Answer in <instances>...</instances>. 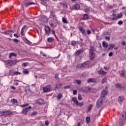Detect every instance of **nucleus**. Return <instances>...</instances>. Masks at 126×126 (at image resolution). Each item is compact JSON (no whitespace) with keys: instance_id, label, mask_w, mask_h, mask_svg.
I'll return each mask as SVG.
<instances>
[{"instance_id":"36","label":"nucleus","mask_w":126,"mask_h":126,"mask_svg":"<svg viewBox=\"0 0 126 126\" xmlns=\"http://www.w3.org/2000/svg\"><path fill=\"white\" fill-rule=\"evenodd\" d=\"M71 44L72 46H74L76 45L77 42L75 41H71Z\"/></svg>"},{"instance_id":"49","label":"nucleus","mask_w":126,"mask_h":126,"mask_svg":"<svg viewBox=\"0 0 126 126\" xmlns=\"http://www.w3.org/2000/svg\"><path fill=\"white\" fill-rule=\"evenodd\" d=\"M84 11L85 12H88L90 11V9H89V8H86V9H84Z\"/></svg>"},{"instance_id":"59","label":"nucleus","mask_w":126,"mask_h":126,"mask_svg":"<svg viewBox=\"0 0 126 126\" xmlns=\"http://www.w3.org/2000/svg\"><path fill=\"white\" fill-rule=\"evenodd\" d=\"M113 56V53L112 52H110L109 53V57H112Z\"/></svg>"},{"instance_id":"60","label":"nucleus","mask_w":126,"mask_h":126,"mask_svg":"<svg viewBox=\"0 0 126 126\" xmlns=\"http://www.w3.org/2000/svg\"><path fill=\"white\" fill-rule=\"evenodd\" d=\"M92 106H93L92 105H90L89 106V111H90L91 110V109H92Z\"/></svg>"},{"instance_id":"53","label":"nucleus","mask_w":126,"mask_h":126,"mask_svg":"<svg viewBox=\"0 0 126 126\" xmlns=\"http://www.w3.org/2000/svg\"><path fill=\"white\" fill-rule=\"evenodd\" d=\"M105 38L108 41H109L110 40V37L109 36H106Z\"/></svg>"},{"instance_id":"30","label":"nucleus","mask_w":126,"mask_h":126,"mask_svg":"<svg viewBox=\"0 0 126 126\" xmlns=\"http://www.w3.org/2000/svg\"><path fill=\"white\" fill-rule=\"evenodd\" d=\"M94 47L93 46H91L90 49V53H92V54L94 53Z\"/></svg>"},{"instance_id":"15","label":"nucleus","mask_w":126,"mask_h":126,"mask_svg":"<svg viewBox=\"0 0 126 126\" xmlns=\"http://www.w3.org/2000/svg\"><path fill=\"white\" fill-rule=\"evenodd\" d=\"M72 101L74 102L77 106L79 105V102L76 97H74L72 98Z\"/></svg>"},{"instance_id":"57","label":"nucleus","mask_w":126,"mask_h":126,"mask_svg":"<svg viewBox=\"0 0 126 126\" xmlns=\"http://www.w3.org/2000/svg\"><path fill=\"white\" fill-rule=\"evenodd\" d=\"M25 40H26L28 43H32L27 38H25Z\"/></svg>"},{"instance_id":"21","label":"nucleus","mask_w":126,"mask_h":126,"mask_svg":"<svg viewBox=\"0 0 126 126\" xmlns=\"http://www.w3.org/2000/svg\"><path fill=\"white\" fill-rule=\"evenodd\" d=\"M98 73L102 75H105L107 73L102 70L101 69L98 71Z\"/></svg>"},{"instance_id":"5","label":"nucleus","mask_w":126,"mask_h":126,"mask_svg":"<svg viewBox=\"0 0 126 126\" xmlns=\"http://www.w3.org/2000/svg\"><path fill=\"white\" fill-rule=\"evenodd\" d=\"M45 35L49 36L51 33V29L48 26H45Z\"/></svg>"},{"instance_id":"41","label":"nucleus","mask_w":126,"mask_h":126,"mask_svg":"<svg viewBox=\"0 0 126 126\" xmlns=\"http://www.w3.org/2000/svg\"><path fill=\"white\" fill-rule=\"evenodd\" d=\"M107 79L105 78L102 80V82L103 84H104L107 82Z\"/></svg>"},{"instance_id":"29","label":"nucleus","mask_w":126,"mask_h":126,"mask_svg":"<svg viewBox=\"0 0 126 126\" xmlns=\"http://www.w3.org/2000/svg\"><path fill=\"white\" fill-rule=\"evenodd\" d=\"M112 16L113 17V18H111V20L112 21H114L115 20H117L118 19L117 15H116V14H112Z\"/></svg>"},{"instance_id":"2","label":"nucleus","mask_w":126,"mask_h":126,"mask_svg":"<svg viewBox=\"0 0 126 126\" xmlns=\"http://www.w3.org/2000/svg\"><path fill=\"white\" fill-rule=\"evenodd\" d=\"M16 64V61L15 60L12 61H7L5 62V64L6 67L12 66Z\"/></svg>"},{"instance_id":"37","label":"nucleus","mask_w":126,"mask_h":126,"mask_svg":"<svg viewBox=\"0 0 126 126\" xmlns=\"http://www.w3.org/2000/svg\"><path fill=\"white\" fill-rule=\"evenodd\" d=\"M86 122L87 124H89L90 122V117H88L86 118Z\"/></svg>"},{"instance_id":"23","label":"nucleus","mask_w":126,"mask_h":126,"mask_svg":"<svg viewBox=\"0 0 126 126\" xmlns=\"http://www.w3.org/2000/svg\"><path fill=\"white\" fill-rule=\"evenodd\" d=\"M62 88V84L61 83H59L56 85L55 88L57 89H61Z\"/></svg>"},{"instance_id":"7","label":"nucleus","mask_w":126,"mask_h":126,"mask_svg":"<svg viewBox=\"0 0 126 126\" xmlns=\"http://www.w3.org/2000/svg\"><path fill=\"white\" fill-rule=\"evenodd\" d=\"M79 31L82 33V34L85 36H86V33L85 30L81 26L79 27Z\"/></svg>"},{"instance_id":"13","label":"nucleus","mask_w":126,"mask_h":126,"mask_svg":"<svg viewBox=\"0 0 126 126\" xmlns=\"http://www.w3.org/2000/svg\"><path fill=\"white\" fill-rule=\"evenodd\" d=\"M73 9L75 10H79L80 9V6L79 4H75V5L73 6Z\"/></svg>"},{"instance_id":"12","label":"nucleus","mask_w":126,"mask_h":126,"mask_svg":"<svg viewBox=\"0 0 126 126\" xmlns=\"http://www.w3.org/2000/svg\"><path fill=\"white\" fill-rule=\"evenodd\" d=\"M34 4H35V3H34L33 2H26V3H25V6L26 7H28L31 5H34Z\"/></svg>"},{"instance_id":"26","label":"nucleus","mask_w":126,"mask_h":126,"mask_svg":"<svg viewBox=\"0 0 126 126\" xmlns=\"http://www.w3.org/2000/svg\"><path fill=\"white\" fill-rule=\"evenodd\" d=\"M47 40L48 43H51L54 41V39L53 37H49Z\"/></svg>"},{"instance_id":"40","label":"nucleus","mask_w":126,"mask_h":126,"mask_svg":"<svg viewBox=\"0 0 126 126\" xmlns=\"http://www.w3.org/2000/svg\"><path fill=\"white\" fill-rule=\"evenodd\" d=\"M63 22L64 24H67V22L65 18H63Z\"/></svg>"},{"instance_id":"34","label":"nucleus","mask_w":126,"mask_h":126,"mask_svg":"<svg viewBox=\"0 0 126 126\" xmlns=\"http://www.w3.org/2000/svg\"><path fill=\"white\" fill-rule=\"evenodd\" d=\"M102 45H103V46L104 47H105V48H107V47H108V44H107V43H105V41H103V42H102Z\"/></svg>"},{"instance_id":"9","label":"nucleus","mask_w":126,"mask_h":126,"mask_svg":"<svg viewBox=\"0 0 126 126\" xmlns=\"http://www.w3.org/2000/svg\"><path fill=\"white\" fill-rule=\"evenodd\" d=\"M108 94V91L107 90H103L101 91V97L102 99L105 95Z\"/></svg>"},{"instance_id":"50","label":"nucleus","mask_w":126,"mask_h":126,"mask_svg":"<svg viewBox=\"0 0 126 126\" xmlns=\"http://www.w3.org/2000/svg\"><path fill=\"white\" fill-rule=\"evenodd\" d=\"M123 24V22L122 21H120L118 22V24L119 25H121Z\"/></svg>"},{"instance_id":"4","label":"nucleus","mask_w":126,"mask_h":126,"mask_svg":"<svg viewBox=\"0 0 126 126\" xmlns=\"http://www.w3.org/2000/svg\"><path fill=\"white\" fill-rule=\"evenodd\" d=\"M52 91V87L50 85H48L46 87L43 88L44 93H48Z\"/></svg>"},{"instance_id":"35","label":"nucleus","mask_w":126,"mask_h":126,"mask_svg":"<svg viewBox=\"0 0 126 126\" xmlns=\"http://www.w3.org/2000/svg\"><path fill=\"white\" fill-rule=\"evenodd\" d=\"M23 73H24L25 74H29V71L28 69H24L23 71Z\"/></svg>"},{"instance_id":"16","label":"nucleus","mask_w":126,"mask_h":126,"mask_svg":"<svg viewBox=\"0 0 126 126\" xmlns=\"http://www.w3.org/2000/svg\"><path fill=\"white\" fill-rule=\"evenodd\" d=\"M50 25L52 27H56L57 26V24L55 23V22L54 21H51L49 22Z\"/></svg>"},{"instance_id":"6","label":"nucleus","mask_w":126,"mask_h":126,"mask_svg":"<svg viewBox=\"0 0 126 126\" xmlns=\"http://www.w3.org/2000/svg\"><path fill=\"white\" fill-rule=\"evenodd\" d=\"M91 89H92L90 87H84L83 88V91L87 93L92 92Z\"/></svg>"},{"instance_id":"52","label":"nucleus","mask_w":126,"mask_h":126,"mask_svg":"<svg viewBox=\"0 0 126 126\" xmlns=\"http://www.w3.org/2000/svg\"><path fill=\"white\" fill-rule=\"evenodd\" d=\"M82 76H83V77H87V75L86 72H84V73H83V74H82Z\"/></svg>"},{"instance_id":"43","label":"nucleus","mask_w":126,"mask_h":126,"mask_svg":"<svg viewBox=\"0 0 126 126\" xmlns=\"http://www.w3.org/2000/svg\"><path fill=\"white\" fill-rule=\"evenodd\" d=\"M87 63L86 62L85 63H82V67H85L87 66Z\"/></svg>"},{"instance_id":"33","label":"nucleus","mask_w":126,"mask_h":126,"mask_svg":"<svg viewBox=\"0 0 126 126\" xmlns=\"http://www.w3.org/2000/svg\"><path fill=\"white\" fill-rule=\"evenodd\" d=\"M123 17V14H122V13H120V14H118V15H117V19H119L122 18Z\"/></svg>"},{"instance_id":"20","label":"nucleus","mask_w":126,"mask_h":126,"mask_svg":"<svg viewBox=\"0 0 126 126\" xmlns=\"http://www.w3.org/2000/svg\"><path fill=\"white\" fill-rule=\"evenodd\" d=\"M89 19V15L88 14H84L82 20L84 21L87 20Z\"/></svg>"},{"instance_id":"38","label":"nucleus","mask_w":126,"mask_h":126,"mask_svg":"<svg viewBox=\"0 0 126 126\" xmlns=\"http://www.w3.org/2000/svg\"><path fill=\"white\" fill-rule=\"evenodd\" d=\"M12 56L15 57L16 55L14 53H10L9 55V58H11Z\"/></svg>"},{"instance_id":"8","label":"nucleus","mask_w":126,"mask_h":126,"mask_svg":"<svg viewBox=\"0 0 126 126\" xmlns=\"http://www.w3.org/2000/svg\"><path fill=\"white\" fill-rule=\"evenodd\" d=\"M102 102H103V98H102L101 97L100 98H99L96 103L97 106L99 108L100 107L102 104Z\"/></svg>"},{"instance_id":"32","label":"nucleus","mask_w":126,"mask_h":126,"mask_svg":"<svg viewBox=\"0 0 126 126\" xmlns=\"http://www.w3.org/2000/svg\"><path fill=\"white\" fill-rule=\"evenodd\" d=\"M9 74L11 76H14V70H13V69L10 70Z\"/></svg>"},{"instance_id":"10","label":"nucleus","mask_w":126,"mask_h":126,"mask_svg":"<svg viewBox=\"0 0 126 126\" xmlns=\"http://www.w3.org/2000/svg\"><path fill=\"white\" fill-rule=\"evenodd\" d=\"M124 100V97L123 96H119L118 97V101L120 104H122Z\"/></svg>"},{"instance_id":"47","label":"nucleus","mask_w":126,"mask_h":126,"mask_svg":"<svg viewBox=\"0 0 126 126\" xmlns=\"http://www.w3.org/2000/svg\"><path fill=\"white\" fill-rule=\"evenodd\" d=\"M27 64H28V63H23L22 64V66L23 67H26L27 66Z\"/></svg>"},{"instance_id":"45","label":"nucleus","mask_w":126,"mask_h":126,"mask_svg":"<svg viewBox=\"0 0 126 126\" xmlns=\"http://www.w3.org/2000/svg\"><path fill=\"white\" fill-rule=\"evenodd\" d=\"M87 33L88 35H90V34H91L92 33V32H91L90 30H88L87 31Z\"/></svg>"},{"instance_id":"44","label":"nucleus","mask_w":126,"mask_h":126,"mask_svg":"<svg viewBox=\"0 0 126 126\" xmlns=\"http://www.w3.org/2000/svg\"><path fill=\"white\" fill-rule=\"evenodd\" d=\"M77 67V68H82V67H82V64L79 63V64H78L77 65V67Z\"/></svg>"},{"instance_id":"54","label":"nucleus","mask_w":126,"mask_h":126,"mask_svg":"<svg viewBox=\"0 0 126 126\" xmlns=\"http://www.w3.org/2000/svg\"><path fill=\"white\" fill-rule=\"evenodd\" d=\"M45 125H46V126H48V125H49V122H48V121H46L45 122Z\"/></svg>"},{"instance_id":"64","label":"nucleus","mask_w":126,"mask_h":126,"mask_svg":"<svg viewBox=\"0 0 126 126\" xmlns=\"http://www.w3.org/2000/svg\"><path fill=\"white\" fill-rule=\"evenodd\" d=\"M37 114V112H34L32 113V116H34L36 114Z\"/></svg>"},{"instance_id":"42","label":"nucleus","mask_w":126,"mask_h":126,"mask_svg":"<svg viewBox=\"0 0 126 126\" xmlns=\"http://www.w3.org/2000/svg\"><path fill=\"white\" fill-rule=\"evenodd\" d=\"M20 74H21L20 72H18V71H15V72H14V76L17 75H20Z\"/></svg>"},{"instance_id":"58","label":"nucleus","mask_w":126,"mask_h":126,"mask_svg":"<svg viewBox=\"0 0 126 126\" xmlns=\"http://www.w3.org/2000/svg\"><path fill=\"white\" fill-rule=\"evenodd\" d=\"M84 105V103H80L79 104V105H78V106H80V107H81V106H83Z\"/></svg>"},{"instance_id":"56","label":"nucleus","mask_w":126,"mask_h":126,"mask_svg":"<svg viewBox=\"0 0 126 126\" xmlns=\"http://www.w3.org/2000/svg\"><path fill=\"white\" fill-rule=\"evenodd\" d=\"M25 40H26L28 43H32L27 38H25Z\"/></svg>"},{"instance_id":"22","label":"nucleus","mask_w":126,"mask_h":126,"mask_svg":"<svg viewBox=\"0 0 126 126\" xmlns=\"http://www.w3.org/2000/svg\"><path fill=\"white\" fill-rule=\"evenodd\" d=\"M37 102L40 105H42L44 103V100L42 99H39L37 100Z\"/></svg>"},{"instance_id":"17","label":"nucleus","mask_w":126,"mask_h":126,"mask_svg":"<svg viewBox=\"0 0 126 126\" xmlns=\"http://www.w3.org/2000/svg\"><path fill=\"white\" fill-rule=\"evenodd\" d=\"M96 81V79H94V78H90L87 80V82L90 83H95Z\"/></svg>"},{"instance_id":"63","label":"nucleus","mask_w":126,"mask_h":126,"mask_svg":"<svg viewBox=\"0 0 126 126\" xmlns=\"http://www.w3.org/2000/svg\"><path fill=\"white\" fill-rule=\"evenodd\" d=\"M59 78V75L58 74H56L55 75V78L58 79Z\"/></svg>"},{"instance_id":"27","label":"nucleus","mask_w":126,"mask_h":126,"mask_svg":"<svg viewBox=\"0 0 126 126\" xmlns=\"http://www.w3.org/2000/svg\"><path fill=\"white\" fill-rule=\"evenodd\" d=\"M63 94L62 93H59L57 96V98L58 99V100H60L62 97H63Z\"/></svg>"},{"instance_id":"19","label":"nucleus","mask_w":126,"mask_h":126,"mask_svg":"<svg viewBox=\"0 0 126 126\" xmlns=\"http://www.w3.org/2000/svg\"><path fill=\"white\" fill-rule=\"evenodd\" d=\"M13 33L14 32H13V31H11V30H9V31H7L6 32H4L2 33L4 35H9L10 34V33Z\"/></svg>"},{"instance_id":"39","label":"nucleus","mask_w":126,"mask_h":126,"mask_svg":"<svg viewBox=\"0 0 126 126\" xmlns=\"http://www.w3.org/2000/svg\"><path fill=\"white\" fill-rule=\"evenodd\" d=\"M74 83H76L78 85H80L81 84V82L80 80H76Z\"/></svg>"},{"instance_id":"25","label":"nucleus","mask_w":126,"mask_h":126,"mask_svg":"<svg viewBox=\"0 0 126 126\" xmlns=\"http://www.w3.org/2000/svg\"><path fill=\"white\" fill-rule=\"evenodd\" d=\"M95 57V54L94 53H90V60H93Z\"/></svg>"},{"instance_id":"1","label":"nucleus","mask_w":126,"mask_h":126,"mask_svg":"<svg viewBox=\"0 0 126 126\" xmlns=\"http://www.w3.org/2000/svg\"><path fill=\"white\" fill-rule=\"evenodd\" d=\"M28 105H29V104H28V103L20 105V106L22 107H25L22 111L21 113L22 114L25 115H27L28 112L31 109L32 107L31 106H29V107H27Z\"/></svg>"},{"instance_id":"48","label":"nucleus","mask_w":126,"mask_h":126,"mask_svg":"<svg viewBox=\"0 0 126 126\" xmlns=\"http://www.w3.org/2000/svg\"><path fill=\"white\" fill-rule=\"evenodd\" d=\"M78 98L79 100H81L82 99V96L80 94L78 95Z\"/></svg>"},{"instance_id":"28","label":"nucleus","mask_w":126,"mask_h":126,"mask_svg":"<svg viewBox=\"0 0 126 126\" xmlns=\"http://www.w3.org/2000/svg\"><path fill=\"white\" fill-rule=\"evenodd\" d=\"M42 20L44 22L46 23L48 21V18L47 17L45 16H43L42 17Z\"/></svg>"},{"instance_id":"55","label":"nucleus","mask_w":126,"mask_h":126,"mask_svg":"<svg viewBox=\"0 0 126 126\" xmlns=\"http://www.w3.org/2000/svg\"><path fill=\"white\" fill-rule=\"evenodd\" d=\"M10 89H12V90H16V88H15V87H13V86H10Z\"/></svg>"},{"instance_id":"62","label":"nucleus","mask_w":126,"mask_h":126,"mask_svg":"<svg viewBox=\"0 0 126 126\" xmlns=\"http://www.w3.org/2000/svg\"><path fill=\"white\" fill-rule=\"evenodd\" d=\"M13 41H14V42L17 43V42H18V39H13Z\"/></svg>"},{"instance_id":"46","label":"nucleus","mask_w":126,"mask_h":126,"mask_svg":"<svg viewBox=\"0 0 126 126\" xmlns=\"http://www.w3.org/2000/svg\"><path fill=\"white\" fill-rule=\"evenodd\" d=\"M115 46V45L113 44H112L110 45V49H113L114 47Z\"/></svg>"},{"instance_id":"51","label":"nucleus","mask_w":126,"mask_h":126,"mask_svg":"<svg viewBox=\"0 0 126 126\" xmlns=\"http://www.w3.org/2000/svg\"><path fill=\"white\" fill-rule=\"evenodd\" d=\"M77 90H74L73 92V94L74 95H76L77 94Z\"/></svg>"},{"instance_id":"3","label":"nucleus","mask_w":126,"mask_h":126,"mask_svg":"<svg viewBox=\"0 0 126 126\" xmlns=\"http://www.w3.org/2000/svg\"><path fill=\"white\" fill-rule=\"evenodd\" d=\"M0 114L2 116H7L13 114V112L10 111H1L0 112Z\"/></svg>"},{"instance_id":"31","label":"nucleus","mask_w":126,"mask_h":126,"mask_svg":"<svg viewBox=\"0 0 126 126\" xmlns=\"http://www.w3.org/2000/svg\"><path fill=\"white\" fill-rule=\"evenodd\" d=\"M51 15H52V17H53L54 19L56 18V16L54 11H51Z\"/></svg>"},{"instance_id":"11","label":"nucleus","mask_w":126,"mask_h":126,"mask_svg":"<svg viewBox=\"0 0 126 126\" xmlns=\"http://www.w3.org/2000/svg\"><path fill=\"white\" fill-rule=\"evenodd\" d=\"M11 102L13 105L14 106H16L18 104L17 100L16 99H12L11 100Z\"/></svg>"},{"instance_id":"14","label":"nucleus","mask_w":126,"mask_h":126,"mask_svg":"<svg viewBox=\"0 0 126 126\" xmlns=\"http://www.w3.org/2000/svg\"><path fill=\"white\" fill-rule=\"evenodd\" d=\"M83 52H84L83 49L78 50L75 52V55L76 56L79 55L81 53H82Z\"/></svg>"},{"instance_id":"18","label":"nucleus","mask_w":126,"mask_h":126,"mask_svg":"<svg viewBox=\"0 0 126 126\" xmlns=\"http://www.w3.org/2000/svg\"><path fill=\"white\" fill-rule=\"evenodd\" d=\"M26 27H27V26L24 25L23 27L22 28L21 31V35L22 36H24V30L26 29Z\"/></svg>"},{"instance_id":"24","label":"nucleus","mask_w":126,"mask_h":126,"mask_svg":"<svg viewBox=\"0 0 126 126\" xmlns=\"http://www.w3.org/2000/svg\"><path fill=\"white\" fill-rule=\"evenodd\" d=\"M116 87L117 88V89H124L125 88V87H123L122 85L119 84H116Z\"/></svg>"},{"instance_id":"61","label":"nucleus","mask_w":126,"mask_h":126,"mask_svg":"<svg viewBox=\"0 0 126 126\" xmlns=\"http://www.w3.org/2000/svg\"><path fill=\"white\" fill-rule=\"evenodd\" d=\"M69 88H70V87L69 86H65L64 87V89H69Z\"/></svg>"}]
</instances>
